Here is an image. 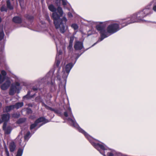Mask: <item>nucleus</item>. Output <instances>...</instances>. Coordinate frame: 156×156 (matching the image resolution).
<instances>
[{
    "instance_id": "obj_6",
    "label": "nucleus",
    "mask_w": 156,
    "mask_h": 156,
    "mask_svg": "<svg viewBox=\"0 0 156 156\" xmlns=\"http://www.w3.org/2000/svg\"><path fill=\"white\" fill-rule=\"evenodd\" d=\"M20 89V83L18 82H16L11 86L9 92V94L11 95H13L16 91L18 92V93H19Z\"/></svg>"
},
{
    "instance_id": "obj_17",
    "label": "nucleus",
    "mask_w": 156,
    "mask_h": 156,
    "mask_svg": "<svg viewBox=\"0 0 156 156\" xmlns=\"http://www.w3.org/2000/svg\"><path fill=\"white\" fill-rule=\"evenodd\" d=\"M62 2V5L65 6L68 3L66 0H55V3L57 5H59L61 4V1Z\"/></svg>"
},
{
    "instance_id": "obj_24",
    "label": "nucleus",
    "mask_w": 156,
    "mask_h": 156,
    "mask_svg": "<svg viewBox=\"0 0 156 156\" xmlns=\"http://www.w3.org/2000/svg\"><path fill=\"white\" fill-rule=\"evenodd\" d=\"M22 137V133H20V135L18 136V137H17V138H16V139L18 140L20 138V140H18V143L21 146H22L23 145V144H21V141H22V140H21V138Z\"/></svg>"
},
{
    "instance_id": "obj_38",
    "label": "nucleus",
    "mask_w": 156,
    "mask_h": 156,
    "mask_svg": "<svg viewBox=\"0 0 156 156\" xmlns=\"http://www.w3.org/2000/svg\"><path fill=\"white\" fill-rule=\"evenodd\" d=\"M1 10L2 12L5 11L6 12L7 9L4 6H2L1 9Z\"/></svg>"
},
{
    "instance_id": "obj_35",
    "label": "nucleus",
    "mask_w": 156,
    "mask_h": 156,
    "mask_svg": "<svg viewBox=\"0 0 156 156\" xmlns=\"http://www.w3.org/2000/svg\"><path fill=\"white\" fill-rule=\"evenodd\" d=\"M55 112L57 113L58 115L61 116L62 115L61 112L58 110H55L54 111Z\"/></svg>"
},
{
    "instance_id": "obj_30",
    "label": "nucleus",
    "mask_w": 156,
    "mask_h": 156,
    "mask_svg": "<svg viewBox=\"0 0 156 156\" xmlns=\"http://www.w3.org/2000/svg\"><path fill=\"white\" fill-rule=\"evenodd\" d=\"M71 27L75 30H77L78 28L77 25L76 23H73L71 25Z\"/></svg>"
},
{
    "instance_id": "obj_13",
    "label": "nucleus",
    "mask_w": 156,
    "mask_h": 156,
    "mask_svg": "<svg viewBox=\"0 0 156 156\" xmlns=\"http://www.w3.org/2000/svg\"><path fill=\"white\" fill-rule=\"evenodd\" d=\"M64 115L66 117H69L74 118L72 113L71 108L70 107H69L67 110L64 112Z\"/></svg>"
},
{
    "instance_id": "obj_39",
    "label": "nucleus",
    "mask_w": 156,
    "mask_h": 156,
    "mask_svg": "<svg viewBox=\"0 0 156 156\" xmlns=\"http://www.w3.org/2000/svg\"><path fill=\"white\" fill-rule=\"evenodd\" d=\"M5 152L7 156H10L9 152L6 147L5 148Z\"/></svg>"
},
{
    "instance_id": "obj_29",
    "label": "nucleus",
    "mask_w": 156,
    "mask_h": 156,
    "mask_svg": "<svg viewBox=\"0 0 156 156\" xmlns=\"http://www.w3.org/2000/svg\"><path fill=\"white\" fill-rule=\"evenodd\" d=\"M7 7L10 9H13V7L11 5L10 0H7L6 2Z\"/></svg>"
},
{
    "instance_id": "obj_22",
    "label": "nucleus",
    "mask_w": 156,
    "mask_h": 156,
    "mask_svg": "<svg viewBox=\"0 0 156 156\" xmlns=\"http://www.w3.org/2000/svg\"><path fill=\"white\" fill-rule=\"evenodd\" d=\"M60 59L59 58H58L57 55L56 56L55 63H56V66L58 68H59V70L60 69V67H60L59 65H60Z\"/></svg>"
},
{
    "instance_id": "obj_45",
    "label": "nucleus",
    "mask_w": 156,
    "mask_h": 156,
    "mask_svg": "<svg viewBox=\"0 0 156 156\" xmlns=\"http://www.w3.org/2000/svg\"><path fill=\"white\" fill-rule=\"evenodd\" d=\"M46 19L48 21L49 23H50L51 21L49 19V17L48 16H47L46 17Z\"/></svg>"
},
{
    "instance_id": "obj_11",
    "label": "nucleus",
    "mask_w": 156,
    "mask_h": 156,
    "mask_svg": "<svg viewBox=\"0 0 156 156\" xmlns=\"http://www.w3.org/2000/svg\"><path fill=\"white\" fill-rule=\"evenodd\" d=\"M74 48L76 50H80L83 48V42L81 41H76L75 43Z\"/></svg>"
},
{
    "instance_id": "obj_19",
    "label": "nucleus",
    "mask_w": 156,
    "mask_h": 156,
    "mask_svg": "<svg viewBox=\"0 0 156 156\" xmlns=\"http://www.w3.org/2000/svg\"><path fill=\"white\" fill-rule=\"evenodd\" d=\"M56 5L57 6H58L57 9L58 12V13L60 16H62L63 14V12L62 8L60 6V5H57L56 4Z\"/></svg>"
},
{
    "instance_id": "obj_47",
    "label": "nucleus",
    "mask_w": 156,
    "mask_h": 156,
    "mask_svg": "<svg viewBox=\"0 0 156 156\" xmlns=\"http://www.w3.org/2000/svg\"><path fill=\"white\" fill-rule=\"evenodd\" d=\"M68 15L69 17H71L73 16L72 14L70 12H69Z\"/></svg>"
},
{
    "instance_id": "obj_23",
    "label": "nucleus",
    "mask_w": 156,
    "mask_h": 156,
    "mask_svg": "<svg viewBox=\"0 0 156 156\" xmlns=\"http://www.w3.org/2000/svg\"><path fill=\"white\" fill-rule=\"evenodd\" d=\"M13 106L12 105H10L9 106H8L5 107V112H9L11 110L14 108L13 107Z\"/></svg>"
},
{
    "instance_id": "obj_44",
    "label": "nucleus",
    "mask_w": 156,
    "mask_h": 156,
    "mask_svg": "<svg viewBox=\"0 0 156 156\" xmlns=\"http://www.w3.org/2000/svg\"><path fill=\"white\" fill-rule=\"evenodd\" d=\"M108 156H113V154L112 152L109 153L108 152Z\"/></svg>"
},
{
    "instance_id": "obj_50",
    "label": "nucleus",
    "mask_w": 156,
    "mask_h": 156,
    "mask_svg": "<svg viewBox=\"0 0 156 156\" xmlns=\"http://www.w3.org/2000/svg\"><path fill=\"white\" fill-rule=\"evenodd\" d=\"M37 89H38L37 88H36V87H34L33 88V90L34 91H36L37 90Z\"/></svg>"
},
{
    "instance_id": "obj_18",
    "label": "nucleus",
    "mask_w": 156,
    "mask_h": 156,
    "mask_svg": "<svg viewBox=\"0 0 156 156\" xmlns=\"http://www.w3.org/2000/svg\"><path fill=\"white\" fill-rule=\"evenodd\" d=\"M16 147V146L14 142H11L9 145V149L11 152H13Z\"/></svg>"
},
{
    "instance_id": "obj_53",
    "label": "nucleus",
    "mask_w": 156,
    "mask_h": 156,
    "mask_svg": "<svg viewBox=\"0 0 156 156\" xmlns=\"http://www.w3.org/2000/svg\"><path fill=\"white\" fill-rule=\"evenodd\" d=\"M124 156H127V155H124Z\"/></svg>"
},
{
    "instance_id": "obj_49",
    "label": "nucleus",
    "mask_w": 156,
    "mask_h": 156,
    "mask_svg": "<svg viewBox=\"0 0 156 156\" xmlns=\"http://www.w3.org/2000/svg\"><path fill=\"white\" fill-rule=\"evenodd\" d=\"M32 112V110L30 109H28L27 112L28 113H30Z\"/></svg>"
},
{
    "instance_id": "obj_36",
    "label": "nucleus",
    "mask_w": 156,
    "mask_h": 156,
    "mask_svg": "<svg viewBox=\"0 0 156 156\" xmlns=\"http://www.w3.org/2000/svg\"><path fill=\"white\" fill-rule=\"evenodd\" d=\"M49 78H47L46 77H45L43 79L41 80V82H45V81H48L49 80Z\"/></svg>"
},
{
    "instance_id": "obj_28",
    "label": "nucleus",
    "mask_w": 156,
    "mask_h": 156,
    "mask_svg": "<svg viewBox=\"0 0 156 156\" xmlns=\"http://www.w3.org/2000/svg\"><path fill=\"white\" fill-rule=\"evenodd\" d=\"M23 153V149L20 148L18 150L16 156H22Z\"/></svg>"
},
{
    "instance_id": "obj_34",
    "label": "nucleus",
    "mask_w": 156,
    "mask_h": 156,
    "mask_svg": "<svg viewBox=\"0 0 156 156\" xmlns=\"http://www.w3.org/2000/svg\"><path fill=\"white\" fill-rule=\"evenodd\" d=\"M35 101L37 102H41L42 101L41 98L40 96H38L35 98Z\"/></svg>"
},
{
    "instance_id": "obj_15",
    "label": "nucleus",
    "mask_w": 156,
    "mask_h": 156,
    "mask_svg": "<svg viewBox=\"0 0 156 156\" xmlns=\"http://www.w3.org/2000/svg\"><path fill=\"white\" fill-rule=\"evenodd\" d=\"M13 21L17 23H21L22 20L21 17L19 16H15L12 19Z\"/></svg>"
},
{
    "instance_id": "obj_25",
    "label": "nucleus",
    "mask_w": 156,
    "mask_h": 156,
    "mask_svg": "<svg viewBox=\"0 0 156 156\" xmlns=\"http://www.w3.org/2000/svg\"><path fill=\"white\" fill-rule=\"evenodd\" d=\"M1 32H0V41L2 40L4 36V34L3 30V28L2 27L0 28Z\"/></svg>"
},
{
    "instance_id": "obj_12",
    "label": "nucleus",
    "mask_w": 156,
    "mask_h": 156,
    "mask_svg": "<svg viewBox=\"0 0 156 156\" xmlns=\"http://www.w3.org/2000/svg\"><path fill=\"white\" fill-rule=\"evenodd\" d=\"M10 84L11 82L9 79H8L6 82L1 86V88L2 90H6L9 87Z\"/></svg>"
},
{
    "instance_id": "obj_2",
    "label": "nucleus",
    "mask_w": 156,
    "mask_h": 156,
    "mask_svg": "<svg viewBox=\"0 0 156 156\" xmlns=\"http://www.w3.org/2000/svg\"><path fill=\"white\" fill-rule=\"evenodd\" d=\"M154 1L148 4L142 11H139L138 13L133 14L131 18H127L124 21H127L128 24L135 22H144L145 20L143 18L151 13L152 4Z\"/></svg>"
},
{
    "instance_id": "obj_42",
    "label": "nucleus",
    "mask_w": 156,
    "mask_h": 156,
    "mask_svg": "<svg viewBox=\"0 0 156 156\" xmlns=\"http://www.w3.org/2000/svg\"><path fill=\"white\" fill-rule=\"evenodd\" d=\"M73 46V43H69V46L68 47V48L69 49H71Z\"/></svg>"
},
{
    "instance_id": "obj_51",
    "label": "nucleus",
    "mask_w": 156,
    "mask_h": 156,
    "mask_svg": "<svg viewBox=\"0 0 156 156\" xmlns=\"http://www.w3.org/2000/svg\"><path fill=\"white\" fill-rule=\"evenodd\" d=\"M34 117H33L32 116H30V118L32 119H34Z\"/></svg>"
},
{
    "instance_id": "obj_9",
    "label": "nucleus",
    "mask_w": 156,
    "mask_h": 156,
    "mask_svg": "<svg viewBox=\"0 0 156 156\" xmlns=\"http://www.w3.org/2000/svg\"><path fill=\"white\" fill-rule=\"evenodd\" d=\"M55 41L56 45V46L57 49V53L56 55H57L58 58H59V55H61L62 53V50H60L59 51H58V45L59 43L60 44H61V43L60 41V40L58 39V38L56 37V38L55 39Z\"/></svg>"
},
{
    "instance_id": "obj_26",
    "label": "nucleus",
    "mask_w": 156,
    "mask_h": 156,
    "mask_svg": "<svg viewBox=\"0 0 156 156\" xmlns=\"http://www.w3.org/2000/svg\"><path fill=\"white\" fill-rule=\"evenodd\" d=\"M30 92L29 91L28 92L27 95H25L23 97V99H30V98H31L32 97H33V96H33H30Z\"/></svg>"
},
{
    "instance_id": "obj_21",
    "label": "nucleus",
    "mask_w": 156,
    "mask_h": 156,
    "mask_svg": "<svg viewBox=\"0 0 156 156\" xmlns=\"http://www.w3.org/2000/svg\"><path fill=\"white\" fill-rule=\"evenodd\" d=\"M48 8L51 11L53 12H55L57 10L56 8H55L54 6L52 4H51L49 5Z\"/></svg>"
},
{
    "instance_id": "obj_43",
    "label": "nucleus",
    "mask_w": 156,
    "mask_h": 156,
    "mask_svg": "<svg viewBox=\"0 0 156 156\" xmlns=\"http://www.w3.org/2000/svg\"><path fill=\"white\" fill-rule=\"evenodd\" d=\"M153 10L155 12H156V5H154L153 7Z\"/></svg>"
},
{
    "instance_id": "obj_10",
    "label": "nucleus",
    "mask_w": 156,
    "mask_h": 156,
    "mask_svg": "<svg viewBox=\"0 0 156 156\" xmlns=\"http://www.w3.org/2000/svg\"><path fill=\"white\" fill-rule=\"evenodd\" d=\"M2 121L1 122H4V123H6L9 121L10 115L9 113L4 114H2L1 116Z\"/></svg>"
},
{
    "instance_id": "obj_41",
    "label": "nucleus",
    "mask_w": 156,
    "mask_h": 156,
    "mask_svg": "<svg viewBox=\"0 0 156 156\" xmlns=\"http://www.w3.org/2000/svg\"><path fill=\"white\" fill-rule=\"evenodd\" d=\"M46 109H47L48 110H49L51 111H54L55 109L50 107L48 106H47V107L46 108Z\"/></svg>"
},
{
    "instance_id": "obj_27",
    "label": "nucleus",
    "mask_w": 156,
    "mask_h": 156,
    "mask_svg": "<svg viewBox=\"0 0 156 156\" xmlns=\"http://www.w3.org/2000/svg\"><path fill=\"white\" fill-rule=\"evenodd\" d=\"M30 137V132H28L24 136L25 140L27 141Z\"/></svg>"
},
{
    "instance_id": "obj_3",
    "label": "nucleus",
    "mask_w": 156,
    "mask_h": 156,
    "mask_svg": "<svg viewBox=\"0 0 156 156\" xmlns=\"http://www.w3.org/2000/svg\"><path fill=\"white\" fill-rule=\"evenodd\" d=\"M61 16L55 12H53L52 15L56 28L59 29L62 33H64L66 31L65 26L67 20L65 17L60 19Z\"/></svg>"
},
{
    "instance_id": "obj_46",
    "label": "nucleus",
    "mask_w": 156,
    "mask_h": 156,
    "mask_svg": "<svg viewBox=\"0 0 156 156\" xmlns=\"http://www.w3.org/2000/svg\"><path fill=\"white\" fill-rule=\"evenodd\" d=\"M48 84H51V85H53L54 83V81L52 82L51 81V82H48Z\"/></svg>"
},
{
    "instance_id": "obj_20",
    "label": "nucleus",
    "mask_w": 156,
    "mask_h": 156,
    "mask_svg": "<svg viewBox=\"0 0 156 156\" xmlns=\"http://www.w3.org/2000/svg\"><path fill=\"white\" fill-rule=\"evenodd\" d=\"M23 105V102H19L16 103L15 105H12L14 108L18 109L22 107Z\"/></svg>"
},
{
    "instance_id": "obj_31",
    "label": "nucleus",
    "mask_w": 156,
    "mask_h": 156,
    "mask_svg": "<svg viewBox=\"0 0 156 156\" xmlns=\"http://www.w3.org/2000/svg\"><path fill=\"white\" fill-rule=\"evenodd\" d=\"M25 118H21L19 119L17 122V123L18 124H20L23 123L26 121Z\"/></svg>"
},
{
    "instance_id": "obj_7",
    "label": "nucleus",
    "mask_w": 156,
    "mask_h": 156,
    "mask_svg": "<svg viewBox=\"0 0 156 156\" xmlns=\"http://www.w3.org/2000/svg\"><path fill=\"white\" fill-rule=\"evenodd\" d=\"M20 89V83L18 82H16L11 86L9 92V94L11 95H13L16 91L18 92V93H19Z\"/></svg>"
},
{
    "instance_id": "obj_33",
    "label": "nucleus",
    "mask_w": 156,
    "mask_h": 156,
    "mask_svg": "<svg viewBox=\"0 0 156 156\" xmlns=\"http://www.w3.org/2000/svg\"><path fill=\"white\" fill-rule=\"evenodd\" d=\"M20 115L19 113H15L12 115V117L15 118H18L20 117Z\"/></svg>"
},
{
    "instance_id": "obj_32",
    "label": "nucleus",
    "mask_w": 156,
    "mask_h": 156,
    "mask_svg": "<svg viewBox=\"0 0 156 156\" xmlns=\"http://www.w3.org/2000/svg\"><path fill=\"white\" fill-rule=\"evenodd\" d=\"M37 123H36L35 122L34 123L32 124L30 126V129L32 130V129H33L37 125Z\"/></svg>"
},
{
    "instance_id": "obj_5",
    "label": "nucleus",
    "mask_w": 156,
    "mask_h": 156,
    "mask_svg": "<svg viewBox=\"0 0 156 156\" xmlns=\"http://www.w3.org/2000/svg\"><path fill=\"white\" fill-rule=\"evenodd\" d=\"M97 30L100 31L101 35V38L99 39L97 42L95 43L92 46L95 45L98 42L102 41L104 39L109 36L110 35L108 34L107 32L100 25H97L96 26Z\"/></svg>"
},
{
    "instance_id": "obj_14",
    "label": "nucleus",
    "mask_w": 156,
    "mask_h": 156,
    "mask_svg": "<svg viewBox=\"0 0 156 156\" xmlns=\"http://www.w3.org/2000/svg\"><path fill=\"white\" fill-rule=\"evenodd\" d=\"M6 123H4L3 124V129L5 131V133L6 134H9L11 132V128L10 126H8L6 127Z\"/></svg>"
},
{
    "instance_id": "obj_16",
    "label": "nucleus",
    "mask_w": 156,
    "mask_h": 156,
    "mask_svg": "<svg viewBox=\"0 0 156 156\" xmlns=\"http://www.w3.org/2000/svg\"><path fill=\"white\" fill-rule=\"evenodd\" d=\"M42 122H43L44 123V124L48 122V121L44 117H40L35 121V123H37V124Z\"/></svg>"
},
{
    "instance_id": "obj_4",
    "label": "nucleus",
    "mask_w": 156,
    "mask_h": 156,
    "mask_svg": "<svg viewBox=\"0 0 156 156\" xmlns=\"http://www.w3.org/2000/svg\"><path fill=\"white\" fill-rule=\"evenodd\" d=\"M126 20V19L120 20L119 23L120 25H122V27H120L119 25L117 23H113L109 25L107 28V32L108 34H113L119 30L122 27L128 24L127 21H124Z\"/></svg>"
},
{
    "instance_id": "obj_52",
    "label": "nucleus",
    "mask_w": 156,
    "mask_h": 156,
    "mask_svg": "<svg viewBox=\"0 0 156 156\" xmlns=\"http://www.w3.org/2000/svg\"><path fill=\"white\" fill-rule=\"evenodd\" d=\"M1 17H0V23L1 22Z\"/></svg>"
},
{
    "instance_id": "obj_8",
    "label": "nucleus",
    "mask_w": 156,
    "mask_h": 156,
    "mask_svg": "<svg viewBox=\"0 0 156 156\" xmlns=\"http://www.w3.org/2000/svg\"><path fill=\"white\" fill-rule=\"evenodd\" d=\"M74 65L72 63H70L67 65L66 66L65 71H63V77L66 80L69 75L70 70Z\"/></svg>"
},
{
    "instance_id": "obj_40",
    "label": "nucleus",
    "mask_w": 156,
    "mask_h": 156,
    "mask_svg": "<svg viewBox=\"0 0 156 156\" xmlns=\"http://www.w3.org/2000/svg\"><path fill=\"white\" fill-rule=\"evenodd\" d=\"M26 17L28 19L31 20L33 19V16H29V15H27V16H26Z\"/></svg>"
},
{
    "instance_id": "obj_37",
    "label": "nucleus",
    "mask_w": 156,
    "mask_h": 156,
    "mask_svg": "<svg viewBox=\"0 0 156 156\" xmlns=\"http://www.w3.org/2000/svg\"><path fill=\"white\" fill-rule=\"evenodd\" d=\"M74 40V37L73 36H72L70 37V41L69 43H73Z\"/></svg>"
},
{
    "instance_id": "obj_48",
    "label": "nucleus",
    "mask_w": 156,
    "mask_h": 156,
    "mask_svg": "<svg viewBox=\"0 0 156 156\" xmlns=\"http://www.w3.org/2000/svg\"><path fill=\"white\" fill-rule=\"evenodd\" d=\"M42 106H44L45 108H46L47 106V105H46L44 102H42Z\"/></svg>"
},
{
    "instance_id": "obj_1",
    "label": "nucleus",
    "mask_w": 156,
    "mask_h": 156,
    "mask_svg": "<svg viewBox=\"0 0 156 156\" xmlns=\"http://www.w3.org/2000/svg\"><path fill=\"white\" fill-rule=\"evenodd\" d=\"M67 120L71 125L77 128L79 132L82 133L84 135L92 145L97 149L101 154L103 155L104 156H106L105 154V151L108 150H110V149L107 147L103 143L99 144L95 143V139H93L83 130L80 128L75 120H73L71 118L69 117L67 119Z\"/></svg>"
}]
</instances>
